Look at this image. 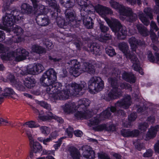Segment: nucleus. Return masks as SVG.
<instances>
[{
    "mask_svg": "<svg viewBox=\"0 0 159 159\" xmlns=\"http://www.w3.org/2000/svg\"><path fill=\"white\" fill-rule=\"evenodd\" d=\"M122 75L124 79L130 83H134L135 81V77L131 73L124 72Z\"/></svg>",
    "mask_w": 159,
    "mask_h": 159,
    "instance_id": "24",
    "label": "nucleus"
},
{
    "mask_svg": "<svg viewBox=\"0 0 159 159\" xmlns=\"http://www.w3.org/2000/svg\"><path fill=\"white\" fill-rule=\"evenodd\" d=\"M129 42L130 44L131 48L133 52L136 51L137 45H140L139 42H138L135 38L133 37L130 38L129 39Z\"/></svg>",
    "mask_w": 159,
    "mask_h": 159,
    "instance_id": "28",
    "label": "nucleus"
},
{
    "mask_svg": "<svg viewBox=\"0 0 159 159\" xmlns=\"http://www.w3.org/2000/svg\"><path fill=\"white\" fill-rule=\"evenodd\" d=\"M110 3L111 7L118 10L121 15L128 17L130 19L129 21H133L137 18V15L133 13L130 8L125 7L113 0L111 1Z\"/></svg>",
    "mask_w": 159,
    "mask_h": 159,
    "instance_id": "10",
    "label": "nucleus"
},
{
    "mask_svg": "<svg viewBox=\"0 0 159 159\" xmlns=\"http://www.w3.org/2000/svg\"><path fill=\"white\" fill-rule=\"evenodd\" d=\"M83 22L84 25L87 28L91 29L93 27V23L92 19L90 17L86 18H84L83 19Z\"/></svg>",
    "mask_w": 159,
    "mask_h": 159,
    "instance_id": "31",
    "label": "nucleus"
},
{
    "mask_svg": "<svg viewBox=\"0 0 159 159\" xmlns=\"http://www.w3.org/2000/svg\"><path fill=\"white\" fill-rule=\"evenodd\" d=\"M31 51L39 54H43L46 53V49L41 46L37 45L34 44L31 47Z\"/></svg>",
    "mask_w": 159,
    "mask_h": 159,
    "instance_id": "23",
    "label": "nucleus"
},
{
    "mask_svg": "<svg viewBox=\"0 0 159 159\" xmlns=\"http://www.w3.org/2000/svg\"><path fill=\"white\" fill-rule=\"evenodd\" d=\"M46 2L49 4L52 9H54V11L57 12H60V10L59 8V6L56 4V1L54 0H45Z\"/></svg>",
    "mask_w": 159,
    "mask_h": 159,
    "instance_id": "27",
    "label": "nucleus"
},
{
    "mask_svg": "<svg viewBox=\"0 0 159 159\" xmlns=\"http://www.w3.org/2000/svg\"><path fill=\"white\" fill-rule=\"evenodd\" d=\"M65 138L62 137L60 138L58 141L57 142V143L54 145L53 147L56 150L60 146L61 144V141L63 139H64Z\"/></svg>",
    "mask_w": 159,
    "mask_h": 159,
    "instance_id": "46",
    "label": "nucleus"
},
{
    "mask_svg": "<svg viewBox=\"0 0 159 159\" xmlns=\"http://www.w3.org/2000/svg\"><path fill=\"white\" fill-rule=\"evenodd\" d=\"M71 155L73 159H79L80 155L78 150L75 148L71 152Z\"/></svg>",
    "mask_w": 159,
    "mask_h": 159,
    "instance_id": "40",
    "label": "nucleus"
},
{
    "mask_svg": "<svg viewBox=\"0 0 159 159\" xmlns=\"http://www.w3.org/2000/svg\"><path fill=\"white\" fill-rule=\"evenodd\" d=\"M74 134L75 136L78 137H81L83 134L82 131L79 130L75 131L74 132Z\"/></svg>",
    "mask_w": 159,
    "mask_h": 159,
    "instance_id": "62",
    "label": "nucleus"
},
{
    "mask_svg": "<svg viewBox=\"0 0 159 159\" xmlns=\"http://www.w3.org/2000/svg\"><path fill=\"white\" fill-rule=\"evenodd\" d=\"M26 134L27 136L29 141V142H30V143H33V141H34L33 137L32 136V131L31 129H28L26 130Z\"/></svg>",
    "mask_w": 159,
    "mask_h": 159,
    "instance_id": "38",
    "label": "nucleus"
},
{
    "mask_svg": "<svg viewBox=\"0 0 159 159\" xmlns=\"http://www.w3.org/2000/svg\"><path fill=\"white\" fill-rule=\"evenodd\" d=\"M155 120V118L153 116L148 117L147 119V121L149 124H152L154 123Z\"/></svg>",
    "mask_w": 159,
    "mask_h": 159,
    "instance_id": "63",
    "label": "nucleus"
},
{
    "mask_svg": "<svg viewBox=\"0 0 159 159\" xmlns=\"http://www.w3.org/2000/svg\"><path fill=\"white\" fill-rule=\"evenodd\" d=\"M30 147L32 148V150L35 154L40 153L42 150V147L40 144L38 142L33 141L31 144L30 143Z\"/></svg>",
    "mask_w": 159,
    "mask_h": 159,
    "instance_id": "19",
    "label": "nucleus"
},
{
    "mask_svg": "<svg viewBox=\"0 0 159 159\" xmlns=\"http://www.w3.org/2000/svg\"><path fill=\"white\" fill-rule=\"evenodd\" d=\"M45 44L46 45V47L48 49H51L53 47V45L52 43L49 41H46Z\"/></svg>",
    "mask_w": 159,
    "mask_h": 159,
    "instance_id": "61",
    "label": "nucleus"
},
{
    "mask_svg": "<svg viewBox=\"0 0 159 159\" xmlns=\"http://www.w3.org/2000/svg\"><path fill=\"white\" fill-rule=\"evenodd\" d=\"M150 36L153 42L156 43L157 42L158 38L155 33H152Z\"/></svg>",
    "mask_w": 159,
    "mask_h": 159,
    "instance_id": "52",
    "label": "nucleus"
},
{
    "mask_svg": "<svg viewBox=\"0 0 159 159\" xmlns=\"http://www.w3.org/2000/svg\"><path fill=\"white\" fill-rule=\"evenodd\" d=\"M77 107L80 111H78L75 114V116L77 118H84L87 119L92 115V113L87 110V107L90 103L89 100L86 98L79 100L78 102Z\"/></svg>",
    "mask_w": 159,
    "mask_h": 159,
    "instance_id": "9",
    "label": "nucleus"
},
{
    "mask_svg": "<svg viewBox=\"0 0 159 159\" xmlns=\"http://www.w3.org/2000/svg\"><path fill=\"white\" fill-rule=\"evenodd\" d=\"M78 4L82 8L80 11L82 12L84 11L86 14L93 13L94 11L91 10H94L99 15L103 16H105L107 14H111L112 11L111 10L107 7L102 6L98 5L96 7H94L92 5H90V2L87 0H76ZM81 12V14H82Z\"/></svg>",
    "mask_w": 159,
    "mask_h": 159,
    "instance_id": "4",
    "label": "nucleus"
},
{
    "mask_svg": "<svg viewBox=\"0 0 159 159\" xmlns=\"http://www.w3.org/2000/svg\"><path fill=\"white\" fill-rule=\"evenodd\" d=\"M137 115L136 113H132L128 117L129 123L127 124V123H125L124 126L126 127H129L131 126V123L134 121Z\"/></svg>",
    "mask_w": 159,
    "mask_h": 159,
    "instance_id": "35",
    "label": "nucleus"
},
{
    "mask_svg": "<svg viewBox=\"0 0 159 159\" xmlns=\"http://www.w3.org/2000/svg\"><path fill=\"white\" fill-rule=\"evenodd\" d=\"M20 76L27 74L36 75L38 74L35 63L29 64L26 67H24L19 69L18 71Z\"/></svg>",
    "mask_w": 159,
    "mask_h": 159,
    "instance_id": "15",
    "label": "nucleus"
},
{
    "mask_svg": "<svg viewBox=\"0 0 159 159\" xmlns=\"http://www.w3.org/2000/svg\"><path fill=\"white\" fill-rule=\"evenodd\" d=\"M68 63L70 65V72L74 76H78L82 72H87L91 74H94L95 72L94 66L88 62L83 64L82 66V70H80V64L76 60H71Z\"/></svg>",
    "mask_w": 159,
    "mask_h": 159,
    "instance_id": "5",
    "label": "nucleus"
},
{
    "mask_svg": "<svg viewBox=\"0 0 159 159\" xmlns=\"http://www.w3.org/2000/svg\"><path fill=\"white\" fill-rule=\"evenodd\" d=\"M99 24L100 28L102 32H106L108 30L109 28L107 27L104 25L102 23H100Z\"/></svg>",
    "mask_w": 159,
    "mask_h": 159,
    "instance_id": "49",
    "label": "nucleus"
},
{
    "mask_svg": "<svg viewBox=\"0 0 159 159\" xmlns=\"http://www.w3.org/2000/svg\"><path fill=\"white\" fill-rule=\"evenodd\" d=\"M4 93V96H10L14 99H16L17 97V95L11 88H5Z\"/></svg>",
    "mask_w": 159,
    "mask_h": 159,
    "instance_id": "26",
    "label": "nucleus"
},
{
    "mask_svg": "<svg viewBox=\"0 0 159 159\" xmlns=\"http://www.w3.org/2000/svg\"><path fill=\"white\" fill-rule=\"evenodd\" d=\"M58 135L57 131H54L51 133L49 137L52 139H55Z\"/></svg>",
    "mask_w": 159,
    "mask_h": 159,
    "instance_id": "53",
    "label": "nucleus"
},
{
    "mask_svg": "<svg viewBox=\"0 0 159 159\" xmlns=\"http://www.w3.org/2000/svg\"><path fill=\"white\" fill-rule=\"evenodd\" d=\"M150 26L151 28H152V29L155 30L156 31L158 30V28L157 27L156 23L153 21H151V23L150 24Z\"/></svg>",
    "mask_w": 159,
    "mask_h": 159,
    "instance_id": "64",
    "label": "nucleus"
},
{
    "mask_svg": "<svg viewBox=\"0 0 159 159\" xmlns=\"http://www.w3.org/2000/svg\"><path fill=\"white\" fill-rule=\"evenodd\" d=\"M89 49L88 51H90L93 54L96 55H100L101 53L100 50L99 46L96 43H93L91 44L89 47Z\"/></svg>",
    "mask_w": 159,
    "mask_h": 159,
    "instance_id": "22",
    "label": "nucleus"
},
{
    "mask_svg": "<svg viewBox=\"0 0 159 159\" xmlns=\"http://www.w3.org/2000/svg\"><path fill=\"white\" fill-rule=\"evenodd\" d=\"M144 12L148 16L150 20L153 18V16L152 15V10L149 8L148 7L145 8L143 10Z\"/></svg>",
    "mask_w": 159,
    "mask_h": 159,
    "instance_id": "41",
    "label": "nucleus"
},
{
    "mask_svg": "<svg viewBox=\"0 0 159 159\" xmlns=\"http://www.w3.org/2000/svg\"><path fill=\"white\" fill-rule=\"evenodd\" d=\"M47 116H40V114H39L38 117L40 119L43 121H46L51 119H53L55 116V115L51 112L49 111L47 112Z\"/></svg>",
    "mask_w": 159,
    "mask_h": 159,
    "instance_id": "32",
    "label": "nucleus"
},
{
    "mask_svg": "<svg viewBox=\"0 0 159 159\" xmlns=\"http://www.w3.org/2000/svg\"><path fill=\"white\" fill-rule=\"evenodd\" d=\"M156 5L158 7L154 8L155 13L157 14L159 13V0H154Z\"/></svg>",
    "mask_w": 159,
    "mask_h": 159,
    "instance_id": "57",
    "label": "nucleus"
},
{
    "mask_svg": "<svg viewBox=\"0 0 159 159\" xmlns=\"http://www.w3.org/2000/svg\"><path fill=\"white\" fill-rule=\"evenodd\" d=\"M138 16L139 19L145 25H148L149 23V21L148 19L144 16L143 13L140 11L139 12Z\"/></svg>",
    "mask_w": 159,
    "mask_h": 159,
    "instance_id": "34",
    "label": "nucleus"
},
{
    "mask_svg": "<svg viewBox=\"0 0 159 159\" xmlns=\"http://www.w3.org/2000/svg\"><path fill=\"white\" fill-rule=\"evenodd\" d=\"M136 26L139 31L141 35L146 36L148 34V32L147 29L142 25H138Z\"/></svg>",
    "mask_w": 159,
    "mask_h": 159,
    "instance_id": "33",
    "label": "nucleus"
},
{
    "mask_svg": "<svg viewBox=\"0 0 159 159\" xmlns=\"http://www.w3.org/2000/svg\"><path fill=\"white\" fill-rule=\"evenodd\" d=\"M38 24L41 26H45L49 23V20L46 17H37L36 19Z\"/></svg>",
    "mask_w": 159,
    "mask_h": 159,
    "instance_id": "25",
    "label": "nucleus"
},
{
    "mask_svg": "<svg viewBox=\"0 0 159 159\" xmlns=\"http://www.w3.org/2000/svg\"><path fill=\"white\" fill-rule=\"evenodd\" d=\"M24 84L28 88L31 89L35 85V80L31 78H27L25 81Z\"/></svg>",
    "mask_w": 159,
    "mask_h": 159,
    "instance_id": "29",
    "label": "nucleus"
},
{
    "mask_svg": "<svg viewBox=\"0 0 159 159\" xmlns=\"http://www.w3.org/2000/svg\"><path fill=\"white\" fill-rule=\"evenodd\" d=\"M88 84L89 91L92 94H95L101 91L104 87L103 81L99 77L91 78L89 80Z\"/></svg>",
    "mask_w": 159,
    "mask_h": 159,
    "instance_id": "11",
    "label": "nucleus"
},
{
    "mask_svg": "<svg viewBox=\"0 0 159 159\" xmlns=\"http://www.w3.org/2000/svg\"><path fill=\"white\" fill-rule=\"evenodd\" d=\"M29 56V52L25 49L19 48L15 52H7V55H5V58L9 60L14 58L17 61H20L25 59Z\"/></svg>",
    "mask_w": 159,
    "mask_h": 159,
    "instance_id": "13",
    "label": "nucleus"
},
{
    "mask_svg": "<svg viewBox=\"0 0 159 159\" xmlns=\"http://www.w3.org/2000/svg\"><path fill=\"white\" fill-rule=\"evenodd\" d=\"M148 58L149 60L151 61L154 62L155 61L154 57L150 51L148 52Z\"/></svg>",
    "mask_w": 159,
    "mask_h": 159,
    "instance_id": "58",
    "label": "nucleus"
},
{
    "mask_svg": "<svg viewBox=\"0 0 159 159\" xmlns=\"http://www.w3.org/2000/svg\"><path fill=\"white\" fill-rule=\"evenodd\" d=\"M83 149L84 152L82 154L84 157L88 159H93L94 158V152L89 146L84 147Z\"/></svg>",
    "mask_w": 159,
    "mask_h": 159,
    "instance_id": "18",
    "label": "nucleus"
},
{
    "mask_svg": "<svg viewBox=\"0 0 159 159\" xmlns=\"http://www.w3.org/2000/svg\"><path fill=\"white\" fill-rule=\"evenodd\" d=\"M15 86L17 89L20 91H24L25 89V88L22 85V84L20 82H17L15 84Z\"/></svg>",
    "mask_w": 159,
    "mask_h": 159,
    "instance_id": "43",
    "label": "nucleus"
},
{
    "mask_svg": "<svg viewBox=\"0 0 159 159\" xmlns=\"http://www.w3.org/2000/svg\"><path fill=\"white\" fill-rule=\"evenodd\" d=\"M39 130L41 133L44 135H47L50 132V129L46 126H41L39 127Z\"/></svg>",
    "mask_w": 159,
    "mask_h": 159,
    "instance_id": "37",
    "label": "nucleus"
},
{
    "mask_svg": "<svg viewBox=\"0 0 159 159\" xmlns=\"http://www.w3.org/2000/svg\"><path fill=\"white\" fill-rule=\"evenodd\" d=\"M40 104L41 106L47 109H49L50 108V107L49 105L44 102H41Z\"/></svg>",
    "mask_w": 159,
    "mask_h": 159,
    "instance_id": "59",
    "label": "nucleus"
},
{
    "mask_svg": "<svg viewBox=\"0 0 159 159\" xmlns=\"http://www.w3.org/2000/svg\"><path fill=\"white\" fill-rule=\"evenodd\" d=\"M98 157L99 159H110L107 154L103 153L98 154Z\"/></svg>",
    "mask_w": 159,
    "mask_h": 159,
    "instance_id": "51",
    "label": "nucleus"
},
{
    "mask_svg": "<svg viewBox=\"0 0 159 159\" xmlns=\"http://www.w3.org/2000/svg\"><path fill=\"white\" fill-rule=\"evenodd\" d=\"M65 14L66 18V22H65L64 20L61 17H57V24L60 28L65 29L66 26L76 27L77 26V22L75 20V15L74 11L70 9H67Z\"/></svg>",
    "mask_w": 159,
    "mask_h": 159,
    "instance_id": "7",
    "label": "nucleus"
},
{
    "mask_svg": "<svg viewBox=\"0 0 159 159\" xmlns=\"http://www.w3.org/2000/svg\"><path fill=\"white\" fill-rule=\"evenodd\" d=\"M23 126L27 125L28 127L31 128H35L40 127V125L33 121H29L25 123Z\"/></svg>",
    "mask_w": 159,
    "mask_h": 159,
    "instance_id": "36",
    "label": "nucleus"
},
{
    "mask_svg": "<svg viewBox=\"0 0 159 159\" xmlns=\"http://www.w3.org/2000/svg\"><path fill=\"white\" fill-rule=\"evenodd\" d=\"M108 81L112 88L108 96L111 99L116 98L120 95L121 93L120 90L117 89V83L116 78H109L108 79Z\"/></svg>",
    "mask_w": 159,
    "mask_h": 159,
    "instance_id": "14",
    "label": "nucleus"
},
{
    "mask_svg": "<svg viewBox=\"0 0 159 159\" xmlns=\"http://www.w3.org/2000/svg\"><path fill=\"white\" fill-rule=\"evenodd\" d=\"M55 151L53 150H47L44 149L43 150L41 155H45L47 154H52L54 155Z\"/></svg>",
    "mask_w": 159,
    "mask_h": 159,
    "instance_id": "44",
    "label": "nucleus"
},
{
    "mask_svg": "<svg viewBox=\"0 0 159 159\" xmlns=\"http://www.w3.org/2000/svg\"><path fill=\"white\" fill-rule=\"evenodd\" d=\"M130 97L129 95L126 97L123 100L118 101L115 105L116 108L114 107H108L106 110L102 112L100 115H97L95 117H94L89 120L88 123L89 125L93 126L94 129L97 131H100L106 129L105 125H98L100 120L102 119V118H108L111 115L110 111L112 112H114L117 109L124 108L126 109L131 105Z\"/></svg>",
    "mask_w": 159,
    "mask_h": 159,
    "instance_id": "2",
    "label": "nucleus"
},
{
    "mask_svg": "<svg viewBox=\"0 0 159 159\" xmlns=\"http://www.w3.org/2000/svg\"><path fill=\"white\" fill-rule=\"evenodd\" d=\"M120 87L121 89H129L130 91H131L132 89L130 87V86L129 84L122 83L120 84Z\"/></svg>",
    "mask_w": 159,
    "mask_h": 159,
    "instance_id": "50",
    "label": "nucleus"
},
{
    "mask_svg": "<svg viewBox=\"0 0 159 159\" xmlns=\"http://www.w3.org/2000/svg\"><path fill=\"white\" fill-rule=\"evenodd\" d=\"M106 53L110 56L112 57L115 55L114 50L111 47H108L106 49Z\"/></svg>",
    "mask_w": 159,
    "mask_h": 159,
    "instance_id": "39",
    "label": "nucleus"
},
{
    "mask_svg": "<svg viewBox=\"0 0 159 159\" xmlns=\"http://www.w3.org/2000/svg\"><path fill=\"white\" fill-rule=\"evenodd\" d=\"M62 108L64 112L66 114L73 113L78 108L74 102L66 103L62 106Z\"/></svg>",
    "mask_w": 159,
    "mask_h": 159,
    "instance_id": "17",
    "label": "nucleus"
},
{
    "mask_svg": "<svg viewBox=\"0 0 159 159\" xmlns=\"http://www.w3.org/2000/svg\"><path fill=\"white\" fill-rule=\"evenodd\" d=\"M154 150L155 153H159V141L156 143L154 145Z\"/></svg>",
    "mask_w": 159,
    "mask_h": 159,
    "instance_id": "56",
    "label": "nucleus"
},
{
    "mask_svg": "<svg viewBox=\"0 0 159 159\" xmlns=\"http://www.w3.org/2000/svg\"><path fill=\"white\" fill-rule=\"evenodd\" d=\"M159 131V125L151 127L149 129L146 134L143 136V138L146 141L152 139L156 136L157 132Z\"/></svg>",
    "mask_w": 159,
    "mask_h": 159,
    "instance_id": "16",
    "label": "nucleus"
},
{
    "mask_svg": "<svg viewBox=\"0 0 159 159\" xmlns=\"http://www.w3.org/2000/svg\"><path fill=\"white\" fill-rule=\"evenodd\" d=\"M35 64L37 68L38 74L42 72L43 70H44V68L41 64L39 63H35Z\"/></svg>",
    "mask_w": 159,
    "mask_h": 159,
    "instance_id": "47",
    "label": "nucleus"
},
{
    "mask_svg": "<svg viewBox=\"0 0 159 159\" xmlns=\"http://www.w3.org/2000/svg\"><path fill=\"white\" fill-rule=\"evenodd\" d=\"M21 13L22 14H30L32 11L33 8L32 6L29 4L24 3L22 5L21 7ZM23 16V15H22Z\"/></svg>",
    "mask_w": 159,
    "mask_h": 159,
    "instance_id": "21",
    "label": "nucleus"
},
{
    "mask_svg": "<svg viewBox=\"0 0 159 159\" xmlns=\"http://www.w3.org/2000/svg\"><path fill=\"white\" fill-rule=\"evenodd\" d=\"M40 104L41 106L47 109H49L50 108V107L49 105L44 102H41Z\"/></svg>",
    "mask_w": 159,
    "mask_h": 159,
    "instance_id": "60",
    "label": "nucleus"
},
{
    "mask_svg": "<svg viewBox=\"0 0 159 159\" xmlns=\"http://www.w3.org/2000/svg\"><path fill=\"white\" fill-rule=\"evenodd\" d=\"M132 131L128 130H122L121 131L122 135L125 137H132Z\"/></svg>",
    "mask_w": 159,
    "mask_h": 159,
    "instance_id": "42",
    "label": "nucleus"
},
{
    "mask_svg": "<svg viewBox=\"0 0 159 159\" xmlns=\"http://www.w3.org/2000/svg\"><path fill=\"white\" fill-rule=\"evenodd\" d=\"M57 73L52 68H50L45 72L40 78V82L44 86L53 84L57 80Z\"/></svg>",
    "mask_w": 159,
    "mask_h": 159,
    "instance_id": "12",
    "label": "nucleus"
},
{
    "mask_svg": "<svg viewBox=\"0 0 159 159\" xmlns=\"http://www.w3.org/2000/svg\"><path fill=\"white\" fill-rule=\"evenodd\" d=\"M86 85L84 82H82L80 84L72 83L66 85L62 89L63 87L61 83L56 82L54 84L47 85V93L52 95L54 99L66 100L71 96L76 95Z\"/></svg>",
    "mask_w": 159,
    "mask_h": 159,
    "instance_id": "1",
    "label": "nucleus"
},
{
    "mask_svg": "<svg viewBox=\"0 0 159 159\" xmlns=\"http://www.w3.org/2000/svg\"><path fill=\"white\" fill-rule=\"evenodd\" d=\"M104 19L119 39H124L125 38L127 33L125 27L122 26L116 19H112L111 21L107 17H105Z\"/></svg>",
    "mask_w": 159,
    "mask_h": 159,
    "instance_id": "8",
    "label": "nucleus"
},
{
    "mask_svg": "<svg viewBox=\"0 0 159 159\" xmlns=\"http://www.w3.org/2000/svg\"><path fill=\"white\" fill-rule=\"evenodd\" d=\"M14 15L7 14L3 17V23L5 29H7L11 31L12 30L16 35L22 34L23 30L21 28L15 25L14 23L23 19L22 14L19 11H14Z\"/></svg>",
    "mask_w": 159,
    "mask_h": 159,
    "instance_id": "3",
    "label": "nucleus"
},
{
    "mask_svg": "<svg viewBox=\"0 0 159 159\" xmlns=\"http://www.w3.org/2000/svg\"><path fill=\"white\" fill-rule=\"evenodd\" d=\"M134 145L136 148L139 150H140L144 146V144L141 143H138V144L135 143Z\"/></svg>",
    "mask_w": 159,
    "mask_h": 159,
    "instance_id": "54",
    "label": "nucleus"
},
{
    "mask_svg": "<svg viewBox=\"0 0 159 159\" xmlns=\"http://www.w3.org/2000/svg\"><path fill=\"white\" fill-rule=\"evenodd\" d=\"M75 0H60L61 3L66 8H70L74 6Z\"/></svg>",
    "mask_w": 159,
    "mask_h": 159,
    "instance_id": "30",
    "label": "nucleus"
},
{
    "mask_svg": "<svg viewBox=\"0 0 159 159\" xmlns=\"http://www.w3.org/2000/svg\"><path fill=\"white\" fill-rule=\"evenodd\" d=\"M33 3L34 8L36 12L39 11L40 14H42L44 13L46 11V8L44 6L42 5H37V2L36 0H31Z\"/></svg>",
    "mask_w": 159,
    "mask_h": 159,
    "instance_id": "20",
    "label": "nucleus"
},
{
    "mask_svg": "<svg viewBox=\"0 0 159 159\" xmlns=\"http://www.w3.org/2000/svg\"><path fill=\"white\" fill-rule=\"evenodd\" d=\"M119 47L120 49L124 54L126 58L130 60L132 63V67L134 70L139 71L141 75H143V72L140 66V62L136 56L132 53H130L128 49L127 44L125 43H122L119 44Z\"/></svg>",
    "mask_w": 159,
    "mask_h": 159,
    "instance_id": "6",
    "label": "nucleus"
},
{
    "mask_svg": "<svg viewBox=\"0 0 159 159\" xmlns=\"http://www.w3.org/2000/svg\"><path fill=\"white\" fill-rule=\"evenodd\" d=\"M66 131L68 137L70 138H72V129L71 128H68L66 130Z\"/></svg>",
    "mask_w": 159,
    "mask_h": 159,
    "instance_id": "55",
    "label": "nucleus"
},
{
    "mask_svg": "<svg viewBox=\"0 0 159 159\" xmlns=\"http://www.w3.org/2000/svg\"><path fill=\"white\" fill-rule=\"evenodd\" d=\"M153 152L151 149L147 150L144 153L143 156L144 157H151L152 154Z\"/></svg>",
    "mask_w": 159,
    "mask_h": 159,
    "instance_id": "48",
    "label": "nucleus"
},
{
    "mask_svg": "<svg viewBox=\"0 0 159 159\" xmlns=\"http://www.w3.org/2000/svg\"><path fill=\"white\" fill-rule=\"evenodd\" d=\"M148 127V125L147 123H144L143 124H139V129L141 130H145Z\"/></svg>",
    "mask_w": 159,
    "mask_h": 159,
    "instance_id": "45",
    "label": "nucleus"
}]
</instances>
